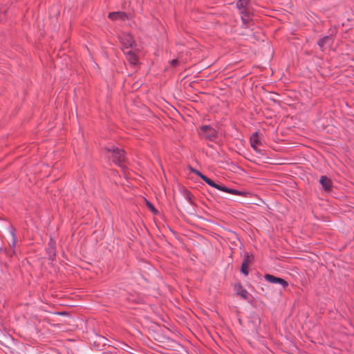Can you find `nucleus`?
<instances>
[{
	"instance_id": "6ab92c4d",
	"label": "nucleus",
	"mask_w": 354,
	"mask_h": 354,
	"mask_svg": "<svg viewBox=\"0 0 354 354\" xmlns=\"http://www.w3.org/2000/svg\"><path fill=\"white\" fill-rule=\"evenodd\" d=\"M12 235V239H13V241H12V245H15V235L13 233L11 234Z\"/></svg>"
},
{
	"instance_id": "6e6552de",
	"label": "nucleus",
	"mask_w": 354,
	"mask_h": 354,
	"mask_svg": "<svg viewBox=\"0 0 354 354\" xmlns=\"http://www.w3.org/2000/svg\"><path fill=\"white\" fill-rule=\"evenodd\" d=\"M319 183H321V185H322L323 188L326 191L330 190L331 187H332V181L328 177H326L325 176H322L320 178Z\"/></svg>"
},
{
	"instance_id": "0eeeda50",
	"label": "nucleus",
	"mask_w": 354,
	"mask_h": 354,
	"mask_svg": "<svg viewBox=\"0 0 354 354\" xmlns=\"http://www.w3.org/2000/svg\"><path fill=\"white\" fill-rule=\"evenodd\" d=\"M109 18L113 21H125L128 19V15L124 12H113L109 14Z\"/></svg>"
},
{
	"instance_id": "4468645a",
	"label": "nucleus",
	"mask_w": 354,
	"mask_h": 354,
	"mask_svg": "<svg viewBox=\"0 0 354 354\" xmlns=\"http://www.w3.org/2000/svg\"><path fill=\"white\" fill-rule=\"evenodd\" d=\"M248 265L246 264V262H243L241 265V271L242 273H243L245 275L248 274Z\"/></svg>"
},
{
	"instance_id": "f03ea898",
	"label": "nucleus",
	"mask_w": 354,
	"mask_h": 354,
	"mask_svg": "<svg viewBox=\"0 0 354 354\" xmlns=\"http://www.w3.org/2000/svg\"><path fill=\"white\" fill-rule=\"evenodd\" d=\"M120 40L124 47L123 50L134 48L136 46L132 35L129 33L122 32L120 35Z\"/></svg>"
},
{
	"instance_id": "f8f14e48",
	"label": "nucleus",
	"mask_w": 354,
	"mask_h": 354,
	"mask_svg": "<svg viewBox=\"0 0 354 354\" xmlns=\"http://www.w3.org/2000/svg\"><path fill=\"white\" fill-rule=\"evenodd\" d=\"M223 192H225L227 193H229V194H236V195H239V196H245V192H241L239 190H236V189H230V188H227L226 187H223Z\"/></svg>"
},
{
	"instance_id": "20e7f679",
	"label": "nucleus",
	"mask_w": 354,
	"mask_h": 354,
	"mask_svg": "<svg viewBox=\"0 0 354 354\" xmlns=\"http://www.w3.org/2000/svg\"><path fill=\"white\" fill-rule=\"evenodd\" d=\"M250 0H239L236 3V7L239 10L241 15H242V19L245 21V17H249L250 11L249 9L248 4Z\"/></svg>"
},
{
	"instance_id": "1a4fd4ad",
	"label": "nucleus",
	"mask_w": 354,
	"mask_h": 354,
	"mask_svg": "<svg viewBox=\"0 0 354 354\" xmlns=\"http://www.w3.org/2000/svg\"><path fill=\"white\" fill-rule=\"evenodd\" d=\"M332 42L333 38L330 36H326L319 40L318 45L321 48H322L326 45H330Z\"/></svg>"
},
{
	"instance_id": "dca6fc26",
	"label": "nucleus",
	"mask_w": 354,
	"mask_h": 354,
	"mask_svg": "<svg viewBox=\"0 0 354 354\" xmlns=\"http://www.w3.org/2000/svg\"><path fill=\"white\" fill-rule=\"evenodd\" d=\"M147 207H149V209L152 211L153 212L156 213V210L155 209V207L153 206L152 204H151L150 203L147 202Z\"/></svg>"
},
{
	"instance_id": "a211bd4d",
	"label": "nucleus",
	"mask_w": 354,
	"mask_h": 354,
	"mask_svg": "<svg viewBox=\"0 0 354 354\" xmlns=\"http://www.w3.org/2000/svg\"><path fill=\"white\" fill-rule=\"evenodd\" d=\"M177 62H178V60H177V59H173V60L171 62V65H173V66H176V64H177Z\"/></svg>"
},
{
	"instance_id": "39448f33",
	"label": "nucleus",
	"mask_w": 354,
	"mask_h": 354,
	"mask_svg": "<svg viewBox=\"0 0 354 354\" xmlns=\"http://www.w3.org/2000/svg\"><path fill=\"white\" fill-rule=\"evenodd\" d=\"M264 277L267 281L271 283L279 284L283 289L288 286V283L282 278L277 277L270 274H265Z\"/></svg>"
},
{
	"instance_id": "ddd939ff",
	"label": "nucleus",
	"mask_w": 354,
	"mask_h": 354,
	"mask_svg": "<svg viewBox=\"0 0 354 354\" xmlns=\"http://www.w3.org/2000/svg\"><path fill=\"white\" fill-rule=\"evenodd\" d=\"M236 291L238 295H239L243 299H248V292L243 288L241 286H239L236 288Z\"/></svg>"
},
{
	"instance_id": "9d476101",
	"label": "nucleus",
	"mask_w": 354,
	"mask_h": 354,
	"mask_svg": "<svg viewBox=\"0 0 354 354\" xmlns=\"http://www.w3.org/2000/svg\"><path fill=\"white\" fill-rule=\"evenodd\" d=\"M259 144L260 142L259 140L258 133L257 132L254 133L250 138V145L255 151H257V147L259 145Z\"/></svg>"
},
{
	"instance_id": "7ed1b4c3",
	"label": "nucleus",
	"mask_w": 354,
	"mask_h": 354,
	"mask_svg": "<svg viewBox=\"0 0 354 354\" xmlns=\"http://www.w3.org/2000/svg\"><path fill=\"white\" fill-rule=\"evenodd\" d=\"M199 135L207 140H213L216 136V131L212 127L208 125H205L200 128Z\"/></svg>"
},
{
	"instance_id": "9b49d317",
	"label": "nucleus",
	"mask_w": 354,
	"mask_h": 354,
	"mask_svg": "<svg viewBox=\"0 0 354 354\" xmlns=\"http://www.w3.org/2000/svg\"><path fill=\"white\" fill-rule=\"evenodd\" d=\"M202 179L207 183L209 185L222 191L224 186L220 185L218 184L215 183L212 179L207 178V176H202Z\"/></svg>"
},
{
	"instance_id": "f3484780",
	"label": "nucleus",
	"mask_w": 354,
	"mask_h": 354,
	"mask_svg": "<svg viewBox=\"0 0 354 354\" xmlns=\"http://www.w3.org/2000/svg\"><path fill=\"white\" fill-rule=\"evenodd\" d=\"M195 173L198 176H200L201 178H202V176H205V175H203V174H201L200 171H196Z\"/></svg>"
},
{
	"instance_id": "2eb2a0df",
	"label": "nucleus",
	"mask_w": 354,
	"mask_h": 354,
	"mask_svg": "<svg viewBox=\"0 0 354 354\" xmlns=\"http://www.w3.org/2000/svg\"><path fill=\"white\" fill-rule=\"evenodd\" d=\"M251 259L252 257L248 254V253H247L243 262H246V264L249 266Z\"/></svg>"
},
{
	"instance_id": "423d86ee",
	"label": "nucleus",
	"mask_w": 354,
	"mask_h": 354,
	"mask_svg": "<svg viewBox=\"0 0 354 354\" xmlns=\"http://www.w3.org/2000/svg\"><path fill=\"white\" fill-rule=\"evenodd\" d=\"M133 49V48H127V50H123V51L129 64L132 66H136L138 63V59L135 51Z\"/></svg>"
},
{
	"instance_id": "f257e3e1",
	"label": "nucleus",
	"mask_w": 354,
	"mask_h": 354,
	"mask_svg": "<svg viewBox=\"0 0 354 354\" xmlns=\"http://www.w3.org/2000/svg\"><path fill=\"white\" fill-rule=\"evenodd\" d=\"M106 150L109 153V158L112 160L115 164L120 166L121 164L124 162L125 153L122 149L113 147L111 148L106 147Z\"/></svg>"
}]
</instances>
